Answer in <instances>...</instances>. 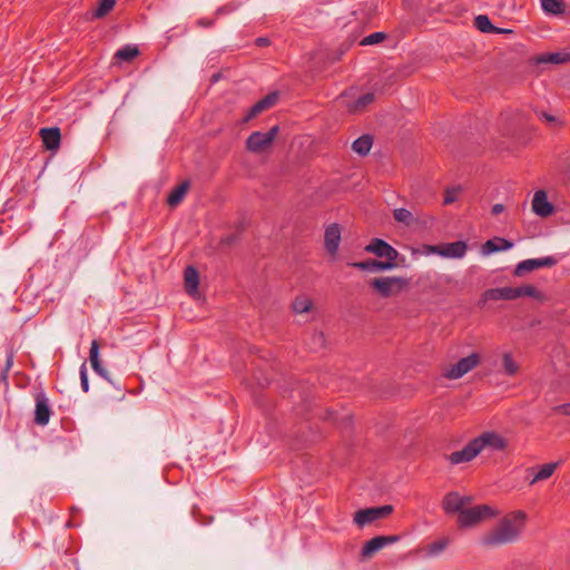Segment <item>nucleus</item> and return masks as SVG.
Listing matches in <instances>:
<instances>
[{"instance_id": "nucleus-1", "label": "nucleus", "mask_w": 570, "mask_h": 570, "mask_svg": "<svg viewBox=\"0 0 570 570\" xmlns=\"http://www.w3.org/2000/svg\"><path fill=\"white\" fill-rule=\"evenodd\" d=\"M527 514L521 510L504 515L495 527L480 538V544L495 548L518 541L525 528Z\"/></svg>"}, {"instance_id": "nucleus-2", "label": "nucleus", "mask_w": 570, "mask_h": 570, "mask_svg": "<svg viewBox=\"0 0 570 570\" xmlns=\"http://www.w3.org/2000/svg\"><path fill=\"white\" fill-rule=\"evenodd\" d=\"M370 284L381 297L387 298L407 289L410 281L402 276H383L372 279Z\"/></svg>"}, {"instance_id": "nucleus-3", "label": "nucleus", "mask_w": 570, "mask_h": 570, "mask_svg": "<svg viewBox=\"0 0 570 570\" xmlns=\"http://www.w3.org/2000/svg\"><path fill=\"white\" fill-rule=\"evenodd\" d=\"M497 512L488 504L475 505L462 510L458 515L460 528H472L485 519L495 517Z\"/></svg>"}, {"instance_id": "nucleus-4", "label": "nucleus", "mask_w": 570, "mask_h": 570, "mask_svg": "<svg viewBox=\"0 0 570 570\" xmlns=\"http://www.w3.org/2000/svg\"><path fill=\"white\" fill-rule=\"evenodd\" d=\"M471 441L478 454L482 453L483 451H504L508 446V441L495 431H484Z\"/></svg>"}, {"instance_id": "nucleus-5", "label": "nucleus", "mask_w": 570, "mask_h": 570, "mask_svg": "<svg viewBox=\"0 0 570 570\" xmlns=\"http://www.w3.org/2000/svg\"><path fill=\"white\" fill-rule=\"evenodd\" d=\"M278 126L272 127L267 132L254 131L246 141V148L250 153L259 154L267 150L278 134Z\"/></svg>"}, {"instance_id": "nucleus-6", "label": "nucleus", "mask_w": 570, "mask_h": 570, "mask_svg": "<svg viewBox=\"0 0 570 570\" xmlns=\"http://www.w3.org/2000/svg\"><path fill=\"white\" fill-rule=\"evenodd\" d=\"M481 363V355L476 352L466 357H462L455 364L450 365L444 371V376L449 380H458L475 368Z\"/></svg>"}, {"instance_id": "nucleus-7", "label": "nucleus", "mask_w": 570, "mask_h": 570, "mask_svg": "<svg viewBox=\"0 0 570 570\" xmlns=\"http://www.w3.org/2000/svg\"><path fill=\"white\" fill-rule=\"evenodd\" d=\"M392 511L393 507L389 504L376 508L362 509L355 512L353 521L357 527L363 528L379 519L389 515Z\"/></svg>"}, {"instance_id": "nucleus-8", "label": "nucleus", "mask_w": 570, "mask_h": 570, "mask_svg": "<svg viewBox=\"0 0 570 570\" xmlns=\"http://www.w3.org/2000/svg\"><path fill=\"white\" fill-rule=\"evenodd\" d=\"M557 264V259L552 256H547L542 258H529L520 262L514 268V276L521 277L527 273L532 271L543 268V267H552Z\"/></svg>"}, {"instance_id": "nucleus-9", "label": "nucleus", "mask_w": 570, "mask_h": 570, "mask_svg": "<svg viewBox=\"0 0 570 570\" xmlns=\"http://www.w3.org/2000/svg\"><path fill=\"white\" fill-rule=\"evenodd\" d=\"M365 250L374 254L377 257L386 258L385 262H393L399 256V253L395 248H393L385 240L374 238L368 245L365 246Z\"/></svg>"}, {"instance_id": "nucleus-10", "label": "nucleus", "mask_w": 570, "mask_h": 570, "mask_svg": "<svg viewBox=\"0 0 570 570\" xmlns=\"http://www.w3.org/2000/svg\"><path fill=\"white\" fill-rule=\"evenodd\" d=\"M400 540V535H379L368 540L363 549L362 557L364 559L371 558L375 552L383 549L384 547L395 543Z\"/></svg>"}, {"instance_id": "nucleus-11", "label": "nucleus", "mask_w": 570, "mask_h": 570, "mask_svg": "<svg viewBox=\"0 0 570 570\" xmlns=\"http://www.w3.org/2000/svg\"><path fill=\"white\" fill-rule=\"evenodd\" d=\"M531 208L532 212L541 218L549 217L554 212V206L548 200V196L544 190H538L534 193Z\"/></svg>"}, {"instance_id": "nucleus-12", "label": "nucleus", "mask_w": 570, "mask_h": 570, "mask_svg": "<svg viewBox=\"0 0 570 570\" xmlns=\"http://www.w3.org/2000/svg\"><path fill=\"white\" fill-rule=\"evenodd\" d=\"M468 244L463 240L440 244V257L446 259H461L466 255Z\"/></svg>"}, {"instance_id": "nucleus-13", "label": "nucleus", "mask_w": 570, "mask_h": 570, "mask_svg": "<svg viewBox=\"0 0 570 570\" xmlns=\"http://www.w3.org/2000/svg\"><path fill=\"white\" fill-rule=\"evenodd\" d=\"M470 502L469 497H461L458 492L448 493L442 502L445 513H460L464 510V505Z\"/></svg>"}, {"instance_id": "nucleus-14", "label": "nucleus", "mask_w": 570, "mask_h": 570, "mask_svg": "<svg viewBox=\"0 0 570 570\" xmlns=\"http://www.w3.org/2000/svg\"><path fill=\"white\" fill-rule=\"evenodd\" d=\"M39 135L46 149L57 150L59 148L61 134L58 127L41 128Z\"/></svg>"}, {"instance_id": "nucleus-15", "label": "nucleus", "mask_w": 570, "mask_h": 570, "mask_svg": "<svg viewBox=\"0 0 570 570\" xmlns=\"http://www.w3.org/2000/svg\"><path fill=\"white\" fill-rule=\"evenodd\" d=\"M325 248L328 254L336 255L341 242V229L337 224L330 225L325 230Z\"/></svg>"}, {"instance_id": "nucleus-16", "label": "nucleus", "mask_w": 570, "mask_h": 570, "mask_svg": "<svg viewBox=\"0 0 570 570\" xmlns=\"http://www.w3.org/2000/svg\"><path fill=\"white\" fill-rule=\"evenodd\" d=\"M479 454L475 451V448L470 441L462 450L452 452L448 460L451 464L456 465L461 463H466L475 459Z\"/></svg>"}, {"instance_id": "nucleus-17", "label": "nucleus", "mask_w": 570, "mask_h": 570, "mask_svg": "<svg viewBox=\"0 0 570 570\" xmlns=\"http://www.w3.org/2000/svg\"><path fill=\"white\" fill-rule=\"evenodd\" d=\"M50 419V406L48 399L43 394L36 397L35 422L39 425H46Z\"/></svg>"}, {"instance_id": "nucleus-18", "label": "nucleus", "mask_w": 570, "mask_h": 570, "mask_svg": "<svg viewBox=\"0 0 570 570\" xmlns=\"http://www.w3.org/2000/svg\"><path fill=\"white\" fill-rule=\"evenodd\" d=\"M350 265L355 268H358L361 271L381 272V271L393 269L396 266V263L383 262V261H376V259H367L364 262L351 263Z\"/></svg>"}, {"instance_id": "nucleus-19", "label": "nucleus", "mask_w": 570, "mask_h": 570, "mask_svg": "<svg viewBox=\"0 0 570 570\" xmlns=\"http://www.w3.org/2000/svg\"><path fill=\"white\" fill-rule=\"evenodd\" d=\"M184 278L186 292L193 297H198L199 275L197 269L193 266L186 267Z\"/></svg>"}, {"instance_id": "nucleus-20", "label": "nucleus", "mask_w": 570, "mask_h": 570, "mask_svg": "<svg viewBox=\"0 0 570 570\" xmlns=\"http://www.w3.org/2000/svg\"><path fill=\"white\" fill-rule=\"evenodd\" d=\"M89 361L92 370L101 377L109 380L108 372L102 367L99 361V343L94 340L90 345Z\"/></svg>"}, {"instance_id": "nucleus-21", "label": "nucleus", "mask_w": 570, "mask_h": 570, "mask_svg": "<svg viewBox=\"0 0 570 570\" xmlns=\"http://www.w3.org/2000/svg\"><path fill=\"white\" fill-rule=\"evenodd\" d=\"M344 104L350 112H358L365 109L366 106L372 104L374 101V95L372 92L364 94L360 96L356 100L353 102L346 100L344 98Z\"/></svg>"}, {"instance_id": "nucleus-22", "label": "nucleus", "mask_w": 570, "mask_h": 570, "mask_svg": "<svg viewBox=\"0 0 570 570\" xmlns=\"http://www.w3.org/2000/svg\"><path fill=\"white\" fill-rule=\"evenodd\" d=\"M513 246V243H511L510 240H507L504 238H498V239H490V240H487L483 245V254H491V253H495V252H501V250H508L510 248H512Z\"/></svg>"}, {"instance_id": "nucleus-23", "label": "nucleus", "mask_w": 570, "mask_h": 570, "mask_svg": "<svg viewBox=\"0 0 570 570\" xmlns=\"http://www.w3.org/2000/svg\"><path fill=\"white\" fill-rule=\"evenodd\" d=\"M450 544V539L444 537L441 539H438L424 547V553L429 558H434L441 554L446 547Z\"/></svg>"}, {"instance_id": "nucleus-24", "label": "nucleus", "mask_w": 570, "mask_h": 570, "mask_svg": "<svg viewBox=\"0 0 570 570\" xmlns=\"http://www.w3.org/2000/svg\"><path fill=\"white\" fill-rule=\"evenodd\" d=\"M189 189V183L184 181L174 188L168 195L167 203L169 206L175 207L184 199Z\"/></svg>"}, {"instance_id": "nucleus-25", "label": "nucleus", "mask_w": 570, "mask_h": 570, "mask_svg": "<svg viewBox=\"0 0 570 570\" xmlns=\"http://www.w3.org/2000/svg\"><path fill=\"white\" fill-rule=\"evenodd\" d=\"M559 462H551L543 464L539 471L533 475V478L529 481L530 485L535 484L537 482L544 481L549 479L558 468Z\"/></svg>"}, {"instance_id": "nucleus-26", "label": "nucleus", "mask_w": 570, "mask_h": 570, "mask_svg": "<svg viewBox=\"0 0 570 570\" xmlns=\"http://www.w3.org/2000/svg\"><path fill=\"white\" fill-rule=\"evenodd\" d=\"M373 145V139L370 135H363L352 144V149L360 156H366Z\"/></svg>"}, {"instance_id": "nucleus-27", "label": "nucleus", "mask_w": 570, "mask_h": 570, "mask_svg": "<svg viewBox=\"0 0 570 570\" xmlns=\"http://www.w3.org/2000/svg\"><path fill=\"white\" fill-rule=\"evenodd\" d=\"M393 217L397 223L406 227L416 223V218L414 217L413 213L406 208H395L393 210Z\"/></svg>"}, {"instance_id": "nucleus-28", "label": "nucleus", "mask_w": 570, "mask_h": 570, "mask_svg": "<svg viewBox=\"0 0 570 570\" xmlns=\"http://www.w3.org/2000/svg\"><path fill=\"white\" fill-rule=\"evenodd\" d=\"M514 292L513 287H499V288H492L487 292V296L490 299L499 301V299H505V301H512Z\"/></svg>"}, {"instance_id": "nucleus-29", "label": "nucleus", "mask_w": 570, "mask_h": 570, "mask_svg": "<svg viewBox=\"0 0 570 570\" xmlns=\"http://www.w3.org/2000/svg\"><path fill=\"white\" fill-rule=\"evenodd\" d=\"M474 26L484 33H493L500 31L498 27H494L489 17L485 14H479L474 18Z\"/></svg>"}, {"instance_id": "nucleus-30", "label": "nucleus", "mask_w": 570, "mask_h": 570, "mask_svg": "<svg viewBox=\"0 0 570 570\" xmlns=\"http://www.w3.org/2000/svg\"><path fill=\"white\" fill-rule=\"evenodd\" d=\"M312 299L307 296H298L296 297V299L294 301L293 303V309L295 313L297 314H303V313H307L311 311L312 308Z\"/></svg>"}, {"instance_id": "nucleus-31", "label": "nucleus", "mask_w": 570, "mask_h": 570, "mask_svg": "<svg viewBox=\"0 0 570 570\" xmlns=\"http://www.w3.org/2000/svg\"><path fill=\"white\" fill-rule=\"evenodd\" d=\"M138 53H139V50L137 47L125 46L115 53V57L119 60L129 61V60L134 59L135 57H137Z\"/></svg>"}, {"instance_id": "nucleus-32", "label": "nucleus", "mask_w": 570, "mask_h": 570, "mask_svg": "<svg viewBox=\"0 0 570 570\" xmlns=\"http://www.w3.org/2000/svg\"><path fill=\"white\" fill-rule=\"evenodd\" d=\"M502 366H503L504 373L510 375V376L515 375L518 370H519V366L514 362L511 353H504L503 354V356H502Z\"/></svg>"}, {"instance_id": "nucleus-33", "label": "nucleus", "mask_w": 570, "mask_h": 570, "mask_svg": "<svg viewBox=\"0 0 570 570\" xmlns=\"http://www.w3.org/2000/svg\"><path fill=\"white\" fill-rule=\"evenodd\" d=\"M513 292H514V295H513L514 299L522 297V296H529V297H538L539 296L538 289L532 285H522L519 287H513Z\"/></svg>"}, {"instance_id": "nucleus-34", "label": "nucleus", "mask_w": 570, "mask_h": 570, "mask_svg": "<svg viewBox=\"0 0 570 570\" xmlns=\"http://www.w3.org/2000/svg\"><path fill=\"white\" fill-rule=\"evenodd\" d=\"M115 4H116V0H100L97 9L94 11V17H96V18L105 17L109 11L112 10Z\"/></svg>"}, {"instance_id": "nucleus-35", "label": "nucleus", "mask_w": 570, "mask_h": 570, "mask_svg": "<svg viewBox=\"0 0 570 570\" xmlns=\"http://www.w3.org/2000/svg\"><path fill=\"white\" fill-rule=\"evenodd\" d=\"M542 9L546 12L558 14L562 11V3L560 0H541Z\"/></svg>"}, {"instance_id": "nucleus-36", "label": "nucleus", "mask_w": 570, "mask_h": 570, "mask_svg": "<svg viewBox=\"0 0 570 570\" xmlns=\"http://www.w3.org/2000/svg\"><path fill=\"white\" fill-rule=\"evenodd\" d=\"M264 110H266V108H265L264 104L262 102V100L257 101L255 105H253L250 107V109L248 110L246 116L243 118V122H248L249 120H252L253 118L258 116Z\"/></svg>"}, {"instance_id": "nucleus-37", "label": "nucleus", "mask_w": 570, "mask_h": 570, "mask_svg": "<svg viewBox=\"0 0 570 570\" xmlns=\"http://www.w3.org/2000/svg\"><path fill=\"white\" fill-rule=\"evenodd\" d=\"M264 110H266V108H265L264 104L262 102V100L257 101L255 105H253L250 107V109L248 110L246 116L243 118V122H248L249 120H252L253 118L258 116Z\"/></svg>"}, {"instance_id": "nucleus-38", "label": "nucleus", "mask_w": 570, "mask_h": 570, "mask_svg": "<svg viewBox=\"0 0 570 570\" xmlns=\"http://www.w3.org/2000/svg\"><path fill=\"white\" fill-rule=\"evenodd\" d=\"M386 38L384 32H373L361 40L362 46H372L383 41Z\"/></svg>"}, {"instance_id": "nucleus-39", "label": "nucleus", "mask_w": 570, "mask_h": 570, "mask_svg": "<svg viewBox=\"0 0 570 570\" xmlns=\"http://www.w3.org/2000/svg\"><path fill=\"white\" fill-rule=\"evenodd\" d=\"M460 191H461V187H453V188L446 189L445 196H444V204L450 205V204L454 203L456 200Z\"/></svg>"}, {"instance_id": "nucleus-40", "label": "nucleus", "mask_w": 570, "mask_h": 570, "mask_svg": "<svg viewBox=\"0 0 570 570\" xmlns=\"http://www.w3.org/2000/svg\"><path fill=\"white\" fill-rule=\"evenodd\" d=\"M420 253L424 256L438 255L440 256V244L438 245H423Z\"/></svg>"}, {"instance_id": "nucleus-41", "label": "nucleus", "mask_w": 570, "mask_h": 570, "mask_svg": "<svg viewBox=\"0 0 570 570\" xmlns=\"http://www.w3.org/2000/svg\"><path fill=\"white\" fill-rule=\"evenodd\" d=\"M567 60V55L564 53H550L546 58L542 59L544 62L551 63H561Z\"/></svg>"}, {"instance_id": "nucleus-42", "label": "nucleus", "mask_w": 570, "mask_h": 570, "mask_svg": "<svg viewBox=\"0 0 570 570\" xmlns=\"http://www.w3.org/2000/svg\"><path fill=\"white\" fill-rule=\"evenodd\" d=\"M80 381H81V387L83 392L89 391V383H88V375H87V366L86 363H83L80 366Z\"/></svg>"}, {"instance_id": "nucleus-43", "label": "nucleus", "mask_w": 570, "mask_h": 570, "mask_svg": "<svg viewBox=\"0 0 570 570\" xmlns=\"http://www.w3.org/2000/svg\"><path fill=\"white\" fill-rule=\"evenodd\" d=\"M277 99H278V94L272 92V94H268L267 96H265L261 100L264 104L265 108L268 109L276 104Z\"/></svg>"}, {"instance_id": "nucleus-44", "label": "nucleus", "mask_w": 570, "mask_h": 570, "mask_svg": "<svg viewBox=\"0 0 570 570\" xmlns=\"http://www.w3.org/2000/svg\"><path fill=\"white\" fill-rule=\"evenodd\" d=\"M314 338H315L316 344H317L320 347H323V346H324V344H325V338H324L323 333H321V332L315 333V334H314Z\"/></svg>"}, {"instance_id": "nucleus-45", "label": "nucleus", "mask_w": 570, "mask_h": 570, "mask_svg": "<svg viewBox=\"0 0 570 570\" xmlns=\"http://www.w3.org/2000/svg\"><path fill=\"white\" fill-rule=\"evenodd\" d=\"M13 365V353L10 352L8 355H7V360H6V372H9L10 368L12 367Z\"/></svg>"}, {"instance_id": "nucleus-46", "label": "nucleus", "mask_w": 570, "mask_h": 570, "mask_svg": "<svg viewBox=\"0 0 570 570\" xmlns=\"http://www.w3.org/2000/svg\"><path fill=\"white\" fill-rule=\"evenodd\" d=\"M557 411H560L564 415H570V403H566L556 407Z\"/></svg>"}, {"instance_id": "nucleus-47", "label": "nucleus", "mask_w": 570, "mask_h": 570, "mask_svg": "<svg viewBox=\"0 0 570 570\" xmlns=\"http://www.w3.org/2000/svg\"><path fill=\"white\" fill-rule=\"evenodd\" d=\"M539 118L541 119H544L546 121L548 122H554L556 121V117L551 116V115H548L547 112L542 111L539 114Z\"/></svg>"}, {"instance_id": "nucleus-48", "label": "nucleus", "mask_w": 570, "mask_h": 570, "mask_svg": "<svg viewBox=\"0 0 570 570\" xmlns=\"http://www.w3.org/2000/svg\"><path fill=\"white\" fill-rule=\"evenodd\" d=\"M503 210H504V206L502 204H495L492 207V214L493 215H499V214L503 213Z\"/></svg>"}, {"instance_id": "nucleus-49", "label": "nucleus", "mask_w": 570, "mask_h": 570, "mask_svg": "<svg viewBox=\"0 0 570 570\" xmlns=\"http://www.w3.org/2000/svg\"><path fill=\"white\" fill-rule=\"evenodd\" d=\"M268 42H269V41H268V39H267V38H257V39H256V43H257L258 46H267V45H268Z\"/></svg>"}, {"instance_id": "nucleus-50", "label": "nucleus", "mask_w": 570, "mask_h": 570, "mask_svg": "<svg viewBox=\"0 0 570 570\" xmlns=\"http://www.w3.org/2000/svg\"><path fill=\"white\" fill-rule=\"evenodd\" d=\"M8 373H9V372H6V368H3V370H2L1 375H0V377H1V380H2V381H7V379H8Z\"/></svg>"}, {"instance_id": "nucleus-51", "label": "nucleus", "mask_w": 570, "mask_h": 570, "mask_svg": "<svg viewBox=\"0 0 570 570\" xmlns=\"http://www.w3.org/2000/svg\"><path fill=\"white\" fill-rule=\"evenodd\" d=\"M500 31H495L494 33H511L512 30L510 29H502V28H499Z\"/></svg>"}, {"instance_id": "nucleus-52", "label": "nucleus", "mask_w": 570, "mask_h": 570, "mask_svg": "<svg viewBox=\"0 0 570 570\" xmlns=\"http://www.w3.org/2000/svg\"><path fill=\"white\" fill-rule=\"evenodd\" d=\"M77 570H79V569H77Z\"/></svg>"}]
</instances>
